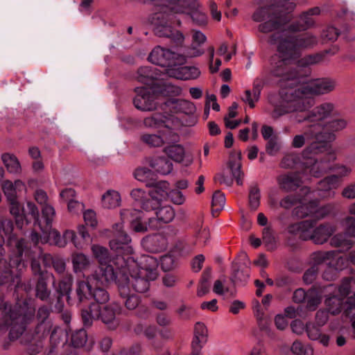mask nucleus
Returning a JSON list of instances; mask_svg holds the SVG:
<instances>
[{
  "label": "nucleus",
  "instance_id": "1",
  "mask_svg": "<svg viewBox=\"0 0 355 355\" xmlns=\"http://www.w3.org/2000/svg\"><path fill=\"white\" fill-rule=\"evenodd\" d=\"M279 77L278 92L268 97V102L272 107L269 114L274 120L288 114L308 110L312 107L313 101L307 96L326 94L336 87V81L329 78L307 82L300 69Z\"/></svg>",
  "mask_w": 355,
  "mask_h": 355
},
{
  "label": "nucleus",
  "instance_id": "2",
  "mask_svg": "<svg viewBox=\"0 0 355 355\" xmlns=\"http://www.w3.org/2000/svg\"><path fill=\"white\" fill-rule=\"evenodd\" d=\"M12 231L10 220H0V284L15 282L25 268L22 258L26 250L25 242L17 239Z\"/></svg>",
  "mask_w": 355,
  "mask_h": 355
},
{
  "label": "nucleus",
  "instance_id": "3",
  "mask_svg": "<svg viewBox=\"0 0 355 355\" xmlns=\"http://www.w3.org/2000/svg\"><path fill=\"white\" fill-rule=\"evenodd\" d=\"M114 238L110 241L112 250L125 254V257H119L118 263L121 266H126L127 270H137L141 275L144 274L147 279L155 280L157 277V267L159 262L155 257L150 255H142L139 261H136L131 255L133 248L130 245L131 239L123 231V223H116L113 225Z\"/></svg>",
  "mask_w": 355,
  "mask_h": 355
},
{
  "label": "nucleus",
  "instance_id": "4",
  "mask_svg": "<svg viewBox=\"0 0 355 355\" xmlns=\"http://www.w3.org/2000/svg\"><path fill=\"white\" fill-rule=\"evenodd\" d=\"M279 33L271 36L269 42L278 44L277 51L279 60L275 62L272 73L275 76H281L294 70H299L297 67L293 66V62L299 56L300 51L302 49L311 47L317 43V39L313 35L306 33L297 37H290L281 39Z\"/></svg>",
  "mask_w": 355,
  "mask_h": 355
},
{
  "label": "nucleus",
  "instance_id": "5",
  "mask_svg": "<svg viewBox=\"0 0 355 355\" xmlns=\"http://www.w3.org/2000/svg\"><path fill=\"white\" fill-rule=\"evenodd\" d=\"M263 4L253 15L254 21H265L259 26L262 33L281 29L286 21L283 15L293 11L295 7V3L290 0H263Z\"/></svg>",
  "mask_w": 355,
  "mask_h": 355
},
{
  "label": "nucleus",
  "instance_id": "6",
  "mask_svg": "<svg viewBox=\"0 0 355 355\" xmlns=\"http://www.w3.org/2000/svg\"><path fill=\"white\" fill-rule=\"evenodd\" d=\"M323 146L316 142H313L302 152V155L296 154L286 155L280 162V166L284 168H290L300 165L304 174H310L313 177H319L322 173L329 169L327 163L318 162L314 155L322 151Z\"/></svg>",
  "mask_w": 355,
  "mask_h": 355
},
{
  "label": "nucleus",
  "instance_id": "7",
  "mask_svg": "<svg viewBox=\"0 0 355 355\" xmlns=\"http://www.w3.org/2000/svg\"><path fill=\"white\" fill-rule=\"evenodd\" d=\"M185 107L189 112L194 110V105L190 101L172 98L166 101L161 108L164 114L156 112L152 115L146 117L144 119V125L147 128L157 129L165 128L167 131H173L175 126L180 125V121L172 114H166L168 110H174L175 112L182 111Z\"/></svg>",
  "mask_w": 355,
  "mask_h": 355
},
{
  "label": "nucleus",
  "instance_id": "8",
  "mask_svg": "<svg viewBox=\"0 0 355 355\" xmlns=\"http://www.w3.org/2000/svg\"><path fill=\"white\" fill-rule=\"evenodd\" d=\"M315 222L312 220H303L290 225L288 232L299 236L302 240H311L315 244H323L336 231L335 227L330 223L321 224L315 227Z\"/></svg>",
  "mask_w": 355,
  "mask_h": 355
},
{
  "label": "nucleus",
  "instance_id": "9",
  "mask_svg": "<svg viewBox=\"0 0 355 355\" xmlns=\"http://www.w3.org/2000/svg\"><path fill=\"white\" fill-rule=\"evenodd\" d=\"M120 311L119 306L116 303L106 305L91 304V305L82 311V318L85 326H90L94 320L100 319L108 328L114 329L119 321L116 315Z\"/></svg>",
  "mask_w": 355,
  "mask_h": 355
},
{
  "label": "nucleus",
  "instance_id": "10",
  "mask_svg": "<svg viewBox=\"0 0 355 355\" xmlns=\"http://www.w3.org/2000/svg\"><path fill=\"white\" fill-rule=\"evenodd\" d=\"M119 257H125V255L119 254L112 263H107L99 266L98 270L92 275L94 280L100 282L102 285L115 283L119 286V281L127 277V266H121L117 262Z\"/></svg>",
  "mask_w": 355,
  "mask_h": 355
},
{
  "label": "nucleus",
  "instance_id": "11",
  "mask_svg": "<svg viewBox=\"0 0 355 355\" xmlns=\"http://www.w3.org/2000/svg\"><path fill=\"white\" fill-rule=\"evenodd\" d=\"M31 239L35 245L40 243L53 244L58 247H64L69 241H71L76 248H81L82 245L76 240L74 232L67 230L62 236L55 229L43 230L41 227V234L33 232L31 234Z\"/></svg>",
  "mask_w": 355,
  "mask_h": 355
},
{
  "label": "nucleus",
  "instance_id": "12",
  "mask_svg": "<svg viewBox=\"0 0 355 355\" xmlns=\"http://www.w3.org/2000/svg\"><path fill=\"white\" fill-rule=\"evenodd\" d=\"M350 282L346 281L342 284L339 288V293L342 299L337 296H332L325 300V304L328 308V311L332 314L340 313L343 308L347 315L353 314V310H355V293L353 296H347L349 295Z\"/></svg>",
  "mask_w": 355,
  "mask_h": 355
},
{
  "label": "nucleus",
  "instance_id": "13",
  "mask_svg": "<svg viewBox=\"0 0 355 355\" xmlns=\"http://www.w3.org/2000/svg\"><path fill=\"white\" fill-rule=\"evenodd\" d=\"M4 323L1 325L0 331H3L8 327L10 329V338L17 339L24 331L25 324L23 322L22 311L19 306L11 309L10 305L5 304L3 311Z\"/></svg>",
  "mask_w": 355,
  "mask_h": 355
},
{
  "label": "nucleus",
  "instance_id": "14",
  "mask_svg": "<svg viewBox=\"0 0 355 355\" xmlns=\"http://www.w3.org/2000/svg\"><path fill=\"white\" fill-rule=\"evenodd\" d=\"M336 113L335 105L326 102L316 106L305 117L297 119V122L301 123L307 121L310 127L313 128V131H320L327 123L324 121Z\"/></svg>",
  "mask_w": 355,
  "mask_h": 355
},
{
  "label": "nucleus",
  "instance_id": "15",
  "mask_svg": "<svg viewBox=\"0 0 355 355\" xmlns=\"http://www.w3.org/2000/svg\"><path fill=\"white\" fill-rule=\"evenodd\" d=\"M148 60L163 67H172L183 64L186 62V57L171 49L157 46L150 52Z\"/></svg>",
  "mask_w": 355,
  "mask_h": 355
},
{
  "label": "nucleus",
  "instance_id": "16",
  "mask_svg": "<svg viewBox=\"0 0 355 355\" xmlns=\"http://www.w3.org/2000/svg\"><path fill=\"white\" fill-rule=\"evenodd\" d=\"M144 213L141 210L133 209H123L121 210V217L123 221L129 220L131 229L136 232L144 233L156 230L157 220L154 217L149 218L147 221H143Z\"/></svg>",
  "mask_w": 355,
  "mask_h": 355
},
{
  "label": "nucleus",
  "instance_id": "17",
  "mask_svg": "<svg viewBox=\"0 0 355 355\" xmlns=\"http://www.w3.org/2000/svg\"><path fill=\"white\" fill-rule=\"evenodd\" d=\"M173 19L172 13H155L153 18L155 25V32L159 37H169L177 44H182L184 37L180 31H175L168 24Z\"/></svg>",
  "mask_w": 355,
  "mask_h": 355
},
{
  "label": "nucleus",
  "instance_id": "18",
  "mask_svg": "<svg viewBox=\"0 0 355 355\" xmlns=\"http://www.w3.org/2000/svg\"><path fill=\"white\" fill-rule=\"evenodd\" d=\"M299 204L293 210L295 215L299 218L313 217L316 220H321L331 212L330 206L320 207L317 201L309 200L308 197L300 198Z\"/></svg>",
  "mask_w": 355,
  "mask_h": 355
},
{
  "label": "nucleus",
  "instance_id": "19",
  "mask_svg": "<svg viewBox=\"0 0 355 355\" xmlns=\"http://www.w3.org/2000/svg\"><path fill=\"white\" fill-rule=\"evenodd\" d=\"M346 233L338 234L331 239V245L340 248L341 251L348 250L351 248L355 238V218L348 217L345 220ZM349 261L355 264V251L351 252Z\"/></svg>",
  "mask_w": 355,
  "mask_h": 355
},
{
  "label": "nucleus",
  "instance_id": "20",
  "mask_svg": "<svg viewBox=\"0 0 355 355\" xmlns=\"http://www.w3.org/2000/svg\"><path fill=\"white\" fill-rule=\"evenodd\" d=\"M347 121L343 118L334 119L327 123L320 131H313L312 134L315 136L316 143L330 142L336 139V132L344 130L347 125ZM323 147L324 145L320 144Z\"/></svg>",
  "mask_w": 355,
  "mask_h": 355
},
{
  "label": "nucleus",
  "instance_id": "21",
  "mask_svg": "<svg viewBox=\"0 0 355 355\" xmlns=\"http://www.w3.org/2000/svg\"><path fill=\"white\" fill-rule=\"evenodd\" d=\"M136 96L133 103L135 107L143 112H150L157 108V96L146 87L135 88Z\"/></svg>",
  "mask_w": 355,
  "mask_h": 355
},
{
  "label": "nucleus",
  "instance_id": "22",
  "mask_svg": "<svg viewBox=\"0 0 355 355\" xmlns=\"http://www.w3.org/2000/svg\"><path fill=\"white\" fill-rule=\"evenodd\" d=\"M178 135L173 131H159L158 134L145 133L141 135V141L150 147L159 148L165 144L175 141Z\"/></svg>",
  "mask_w": 355,
  "mask_h": 355
},
{
  "label": "nucleus",
  "instance_id": "23",
  "mask_svg": "<svg viewBox=\"0 0 355 355\" xmlns=\"http://www.w3.org/2000/svg\"><path fill=\"white\" fill-rule=\"evenodd\" d=\"M132 199L146 211L157 209V202L150 197V191L144 189L135 188L130 192Z\"/></svg>",
  "mask_w": 355,
  "mask_h": 355
},
{
  "label": "nucleus",
  "instance_id": "24",
  "mask_svg": "<svg viewBox=\"0 0 355 355\" xmlns=\"http://www.w3.org/2000/svg\"><path fill=\"white\" fill-rule=\"evenodd\" d=\"M130 279H123L119 283V291L121 297L124 301L125 307L129 310L135 309L139 304L140 300L137 295L131 293V290L128 286Z\"/></svg>",
  "mask_w": 355,
  "mask_h": 355
},
{
  "label": "nucleus",
  "instance_id": "25",
  "mask_svg": "<svg viewBox=\"0 0 355 355\" xmlns=\"http://www.w3.org/2000/svg\"><path fill=\"white\" fill-rule=\"evenodd\" d=\"M127 277L130 279L128 286L130 290L132 288L138 293H144L148 291L149 288L148 282L151 280L147 279L144 274L141 275L140 272L137 270H135V271H132L131 270L130 272L127 271Z\"/></svg>",
  "mask_w": 355,
  "mask_h": 355
},
{
  "label": "nucleus",
  "instance_id": "26",
  "mask_svg": "<svg viewBox=\"0 0 355 355\" xmlns=\"http://www.w3.org/2000/svg\"><path fill=\"white\" fill-rule=\"evenodd\" d=\"M277 183L279 187L285 191H291L298 187L302 182L300 173H287L277 177Z\"/></svg>",
  "mask_w": 355,
  "mask_h": 355
},
{
  "label": "nucleus",
  "instance_id": "27",
  "mask_svg": "<svg viewBox=\"0 0 355 355\" xmlns=\"http://www.w3.org/2000/svg\"><path fill=\"white\" fill-rule=\"evenodd\" d=\"M170 76L180 80L196 79L200 76V71L196 67H181L176 69H170L168 71Z\"/></svg>",
  "mask_w": 355,
  "mask_h": 355
},
{
  "label": "nucleus",
  "instance_id": "28",
  "mask_svg": "<svg viewBox=\"0 0 355 355\" xmlns=\"http://www.w3.org/2000/svg\"><path fill=\"white\" fill-rule=\"evenodd\" d=\"M147 162L153 169L162 175H168L173 171V164L164 156L149 157Z\"/></svg>",
  "mask_w": 355,
  "mask_h": 355
},
{
  "label": "nucleus",
  "instance_id": "29",
  "mask_svg": "<svg viewBox=\"0 0 355 355\" xmlns=\"http://www.w3.org/2000/svg\"><path fill=\"white\" fill-rule=\"evenodd\" d=\"M1 187L8 200L17 199L18 193L26 190L24 182L20 180H17L14 182L6 180L3 182Z\"/></svg>",
  "mask_w": 355,
  "mask_h": 355
},
{
  "label": "nucleus",
  "instance_id": "30",
  "mask_svg": "<svg viewBox=\"0 0 355 355\" xmlns=\"http://www.w3.org/2000/svg\"><path fill=\"white\" fill-rule=\"evenodd\" d=\"M165 154L175 162L181 163L186 159L187 164H190L191 159H188L184 148L180 144L168 145L164 148Z\"/></svg>",
  "mask_w": 355,
  "mask_h": 355
},
{
  "label": "nucleus",
  "instance_id": "31",
  "mask_svg": "<svg viewBox=\"0 0 355 355\" xmlns=\"http://www.w3.org/2000/svg\"><path fill=\"white\" fill-rule=\"evenodd\" d=\"M144 242L150 250L158 252L166 249L168 245V239L162 234H157L153 236H147Z\"/></svg>",
  "mask_w": 355,
  "mask_h": 355
},
{
  "label": "nucleus",
  "instance_id": "32",
  "mask_svg": "<svg viewBox=\"0 0 355 355\" xmlns=\"http://www.w3.org/2000/svg\"><path fill=\"white\" fill-rule=\"evenodd\" d=\"M340 185V180L337 175H331L321 180L318 184V190L324 192L320 194L322 197H332L334 192L331 190L336 189Z\"/></svg>",
  "mask_w": 355,
  "mask_h": 355
},
{
  "label": "nucleus",
  "instance_id": "33",
  "mask_svg": "<svg viewBox=\"0 0 355 355\" xmlns=\"http://www.w3.org/2000/svg\"><path fill=\"white\" fill-rule=\"evenodd\" d=\"M94 280L92 276L87 277L86 279L78 280L76 283V294L80 302L92 297L93 292L92 281Z\"/></svg>",
  "mask_w": 355,
  "mask_h": 355
},
{
  "label": "nucleus",
  "instance_id": "34",
  "mask_svg": "<svg viewBox=\"0 0 355 355\" xmlns=\"http://www.w3.org/2000/svg\"><path fill=\"white\" fill-rule=\"evenodd\" d=\"M169 183L166 181L157 182L149 191L152 199L157 202V209L161 205L162 198L168 196Z\"/></svg>",
  "mask_w": 355,
  "mask_h": 355
},
{
  "label": "nucleus",
  "instance_id": "35",
  "mask_svg": "<svg viewBox=\"0 0 355 355\" xmlns=\"http://www.w3.org/2000/svg\"><path fill=\"white\" fill-rule=\"evenodd\" d=\"M306 331L308 337L312 340H318L324 346H327L329 337L327 334H322L320 328L315 324L309 322L306 325Z\"/></svg>",
  "mask_w": 355,
  "mask_h": 355
},
{
  "label": "nucleus",
  "instance_id": "36",
  "mask_svg": "<svg viewBox=\"0 0 355 355\" xmlns=\"http://www.w3.org/2000/svg\"><path fill=\"white\" fill-rule=\"evenodd\" d=\"M241 153L238 152L231 156L229 166L233 177L236 179L237 184L239 185L243 184L242 177L243 176V173L241 171Z\"/></svg>",
  "mask_w": 355,
  "mask_h": 355
},
{
  "label": "nucleus",
  "instance_id": "37",
  "mask_svg": "<svg viewBox=\"0 0 355 355\" xmlns=\"http://www.w3.org/2000/svg\"><path fill=\"white\" fill-rule=\"evenodd\" d=\"M155 210L156 218H155L157 220V225H158V223L166 224L171 223L175 218V211L171 205L159 206Z\"/></svg>",
  "mask_w": 355,
  "mask_h": 355
},
{
  "label": "nucleus",
  "instance_id": "38",
  "mask_svg": "<svg viewBox=\"0 0 355 355\" xmlns=\"http://www.w3.org/2000/svg\"><path fill=\"white\" fill-rule=\"evenodd\" d=\"M101 201L105 208L113 209L120 205L121 198L117 191L110 189L102 196Z\"/></svg>",
  "mask_w": 355,
  "mask_h": 355
},
{
  "label": "nucleus",
  "instance_id": "39",
  "mask_svg": "<svg viewBox=\"0 0 355 355\" xmlns=\"http://www.w3.org/2000/svg\"><path fill=\"white\" fill-rule=\"evenodd\" d=\"M71 261L75 272H83L87 270L92 263L89 257L83 253H76L72 255Z\"/></svg>",
  "mask_w": 355,
  "mask_h": 355
},
{
  "label": "nucleus",
  "instance_id": "40",
  "mask_svg": "<svg viewBox=\"0 0 355 355\" xmlns=\"http://www.w3.org/2000/svg\"><path fill=\"white\" fill-rule=\"evenodd\" d=\"M8 201L10 204V214L15 218L17 227L21 229L24 224L28 223V220L24 216V209L21 208L17 199Z\"/></svg>",
  "mask_w": 355,
  "mask_h": 355
},
{
  "label": "nucleus",
  "instance_id": "41",
  "mask_svg": "<svg viewBox=\"0 0 355 355\" xmlns=\"http://www.w3.org/2000/svg\"><path fill=\"white\" fill-rule=\"evenodd\" d=\"M1 159L9 173L13 174L21 173V164L15 155L4 153L1 155Z\"/></svg>",
  "mask_w": 355,
  "mask_h": 355
},
{
  "label": "nucleus",
  "instance_id": "42",
  "mask_svg": "<svg viewBox=\"0 0 355 355\" xmlns=\"http://www.w3.org/2000/svg\"><path fill=\"white\" fill-rule=\"evenodd\" d=\"M207 329L205 325L201 322H197L194 327V338L192 342L193 347L202 346L207 342Z\"/></svg>",
  "mask_w": 355,
  "mask_h": 355
},
{
  "label": "nucleus",
  "instance_id": "43",
  "mask_svg": "<svg viewBox=\"0 0 355 355\" xmlns=\"http://www.w3.org/2000/svg\"><path fill=\"white\" fill-rule=\"evenodd\" d=\"M92 251L100 265L112 263L114 261V259H110L108 250L105 247L99 245H93L92 246Z\"/></svg>",
  "mask_w": 355,
  "mask_h": 355
},
{
  "label": "nucleus",
  "instance_id": "44",
  "mask_svg": "<svg viewBox=\"0 0 355 355\" xmlns=\"http://www.w3.org/2000/svg\"><path fill=\"white\" fill-rule=\"evenodd\" d=\"M320 12V9L315 7L303 13L300 18V27L298 30H304L313 26L314 24L313 16L319 15Z\"/></svg>",
  "mask_w": 355,
  "mask_h": 355
},
{
  "label": "nucleus",
  "instance_id": "45",
  "mask_svg": "<svg viewBox=\"0 0 355 355\" xmlns=\"http://www.w3.org/2000/svg\"><path fill=\"white\" fill-rule=\"evenodd\" d=\"M234 272L232 276V282L234 284L236 283H245L249 278V273L247 269L243 268V266L238 263L233 264Z\"/></svg>",
  "mask_w": 355,
  "mask_h": 355
},
{
  "label": "nucleus",
  "instance_id": "46",
  "mask_svg": "<svg viewBox=\"0 0 355 355\" xmlns=\"http://www.w3.org/2000/svg\"><path fill=\"white\" fill-rule=\"evenodd\" d=\"M134 331L137 335H144L147 338L152 339L156 335L157 329L153 325L139 323L135 327Z\"/></svg>",
  "mask_w": 355,
  "mask_h": 355
},
{
  "label": "nucleus",
  "instance_id": "47",
  "mask_svg": "<svg viewBox=\"0 0 355 355\" xmlns=\"http://www.w3.org/2000/svg\"><path fill=\"white\" fill-rule=\"evenodd\" d=\"M42 218L45 221L46 227L43 230L51 229L53 221L55 217V210L51 205H45L42 208Z\"/></svg>",
  "mask_w": 355,
  "mask_h": 355
},
{
  "label": "nucleus",
  "instance_id": "48",
  "mask_svg": "<svg viewBox=\"0 0 355 355\" xmlns=\"http://www.w3.org/2000/svg\"><path fill=\"white\" fill-rule=\"evenodd\" d=\"M72 282V276L69 274L67 275L59 284L58 291L60 295H66L67 300L70 298L69 294L71 291Z\"/></svg>",
  "mask_w": 355,
  "mask_h": 355
},
{
  "label": "nucleus",
  "instance_id": "49",
  "mask_svg": "<svg viewBox=\"0 0 355 355\" xmlns=\"http://www.w3.org/2000/svg\"><path fill=\"white\" fill-rule=\"evenodd\" d=\"M260 92L258 89L245 90L241 97L242 101L248 104L251 108L255 106V103L259 99Z\"/></svg>",
  "mask_w": 355,
  "mask_h": 355
},
{
  "label": "nucleus",
  "instance_id": "50",
  "mask_svg": "<svg viewBox=\"0 0 355 355\" xmlns=\"http://www.w3.org/2000/svg\"><path fill=\"white\" fill-rule=\"evenodd\" d=\"M332 259V261L329 262L328 264L330 265V268H334L335 270H341L345 268L349 261V258L347 259L343 256H339L338 252L335 251V254L330 260Z\"/></svg>",
  "mask_w": 355,
  "mask_h": 355
},
{
  "label": "nucleus",
  "instance_id": "51",
  "mask_svg": "<svg viewBox=\"0 0 355 355\" xmlns=\"http://www.w3.org/2000/svg\"><path fill=\"white\" fill-rule=\"evenodd\" d=\"M154 79L153 73L151 69L148 67H141L137 72V80L144 83L145 85H150Z\"/></svg>",
  "mask_w": 355,
  "mask_h": 355
},
{
  "label": "nucleus",
  "instance_id": "52",
  "mask_svg": "<svg viewBox=\"0 0 355 355\" xmlns=\"http://www.w3.org/2000/svg\"><path fill=\"white\" fill-rule=\"evenodd\" d=\"M92 297L95 300L94 304L103 305L107 302L110 300V295L107 291L103 288L96 287L93 289Z\"/></svg>",
  "mask_w": 355,
  "mask_h": 355
},
{
  "label": "nucleus",
  "instance_id": "53",
  "mask_svg": "<svg viewBox=\"0 0 355 355\" xmlns=\"http://www.w3.org/2000/svg\"><path fill=\"white\" fill-rule=\"evenodd\" d=\"M87 335L84 329L76 331L71 336V343L75 347H80L87 342Z\"/></svg>",
  "mask_w": 355,
  "mask_h": 355
},
{
  "label": "nucleus",
  "instance_id": "54",
  "mask_svg": "<svg viewBox=\"0 0 355 355\" xmlns=\"http://www.w3.org/2000/svg\"><path fill=\"white\" fill-rule=\"evenodd\" d=\"M260 190L257 186H252L249 193V203L250 207L255 210L260 204Z\"/></svg>",
  "mask_w": 355,
  "mask_h": 355
},
{
  "label": "nucleus",
  "instance_id": "55",
  "mask_svg": "<svg viewBox=\"0 0 355 355\" xmlns=\"http://www.w3.org/2000/svg\"><path fill=\"white\" fill-rule=\"evenodd\" d=\"M307 307L310 310H315L321 302V299L315 291H309L306 296Z\"/></svg>",
  "mask_w": 355,
  "mask_h": 355
},
{
  "label": "nucleus",
  "instance_id": "56",
  "mask_svg": "<svg viewBox=\"0 0 355 355\" xmlns=\"http://www.w3.org/2000/svg\"><path fill=\"white\" fill-rule=\"evenodd\" d=\"M167 197L175 205H181L184 203L186 198L182 192L178 189H170L168 193Z\"/></svg>",
  "mask_w": 355,
  "mask_h": 355
},
{
  "label": "nucleus",
  "instance_id": "57",
  "mask_svg": "<svg viewBox=\"0 0 355 355\" xmlns=\"http://www.w3.org/2000/svg\"><path fill=\"white\" fill-rule=\"evenodd\" d=\"M281 149V145L278 141L277 137L275 136L273 139H269L266 145V151L270 156L276 155Z\"/></svg>",
  "mask_w": 355,
  "mask_h": 355
},
{
  "label": "nucleus",
  "instance_id": "58",
  "mask_svg": "<svg viewBox=\"0 0 355 355\" xmlns=\"http://www.w3.org/2000/svg\"><path fill=\"white\" fill-rule=\"evenodd\" d=\"M26 214L30 215L35 220V225H37L40 228L42 227L39 220V210L33 202H27L26 208L24 209V216Z\"/></svg>",
  "mask_w": 355,
  "mask_h": 355
},
{
  "label": "nucleus",
  "instance_id": "59",
  "mask_svg": "<svg viewBox=\"0 0 355 355\" xmlns=\"http://www.w3.org/2000/svg\"><path fill=\"white\" fill-rule=\"evenodd\" d=\"M263 242L268 249L272 250L275 248V238L272 231L269 227H266L263 230Z\"/></svg>",
  "mask_w": 355,
  "mask_h": 355
},
{
  "label": "nucleus",
  "instance_id": "60",
  "mask_svg": "<svg viewBox=\"0 0 355 355\" xmlns=\"http://www.w3.org/2000/svg\"><path fill=\"white\" fill-rule=\"evenodd\" d=\"M36 295L42 300H45L49 297L50 291L48 290L46 282L44 279H40L37 282Z\"/></svg>",
  "mask_w": 355,
  "mask_h": 355
},
{
  "label": "nucleus",
  "instance_id": "61",
  "mask_svg": "<svg viewBox=\"0 0 355 355\" xmlns=\"http://www.w3.org/2000/svg\"><path fill=\"white\" fill-rule=\"evenodd\" d=\"M212 207L216 210H221L225 204V195L220 191H216L212 196Z\"/></svg>",
  "mask_w": 355,
  "mask_h": 355
},
{
  "label": "nucleus",
  "instance_id": "62",
  "mask_svg": "<svg viewBox=\"0 0 355 355\" xmlns=\"http://www.w3.org/2000/svg\"><path fill=\"white\" fill-rule=\"evenodd\" d=\"M335 254V250L329 252H316L313 254V260L315 263L320 264L330 260Z\"/></svg>",
  "mask_w": 355,
  "mask_h": 355
},
{
  "label": "nucleus",
  "instance_id": "63",
  "mask_svg": "<svg viewBox=\"0 0 355 355\" xmlns=\"http://www.w3.org/2000/svg\"><path fill=\"white\" fill-rule=\"evenodd\" d=\"M152 175V171L147 167H139L134 172V177L140 182L147 181Z\"/></svg>",
  "mask_w": 355,
  "mask_h": 355
},
{
  "label": "nucleus",
  "instance_id": "64",
  "mask_svg": "<svg viewBox=\"0 0 355 355\" xmlns=\"http://www.w3.org/2000/svg\"><path fill=\"white\" fill-rule=\"evenodd\" d=\"M51 341L55 345L64 343L67 341V334L62 329L55 328L51 335Z\"/></svg>",
  "mask_w": 355,
  "mask_h": 355
}]
</instances>
